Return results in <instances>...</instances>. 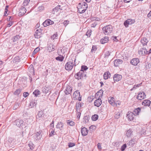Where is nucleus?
<instances>
[{
	"mask_svg": "<svg viewBox=\"0 0 151 151\" xmlns=\"http://www.w3.org/2000/svg\"><path fill=\"white\" fill-rule=\"evenodd\" d=\"M139 62V60L138 58H134L130 60V63L134 66L137 65Z\"/></svg>",
	"mask_w": 151,
	"mask_h": 151,
	"instance_id": "6",
	"label": "nucleus"
},
{
	"mask_svg": "<svg viewBox=\"0 0 151 151\" xmlns=\"http://www.w3.org/2000/svg\"><path fill=\"white\" fill-rule=\"evenodd\" d=\"M44 114L43 112L39 111L38 112V114L36 116L37 118H39L40 117L44 118Z\"/></svg>",
	"mask_w": 151,
	"mask_h": 151,
	"instance_id": "26",
	"label": "nucleus"
},
{
	"mask_svg": "<svg viewBox=\"0 0 151 151\" xmlns=\"http://www.w3.org/2000/svg\"><path fill=\"white\" fill-rule=\"evenodd\" d=\"M29 95V93L27 92H24L23 93V96L24 97H26Z\"/></svg>",
	"mask_w": 151,
	"mask_h": 151,
	"instance_id": "58",
	"label": "nucleus"
},
{
	"mask_svg": "<svg viewBox=\"0 0 151 151\" xmlns=\"http://www.w3.org/2000/svg\"><path fill=\"white\" fill-rule=\"evenodd\" d=\"M84 76L86 77V74H84V72L83 71L80 70L78 73H76V76H75L76 79L79 80L82 79Z\"/></svg>",
	"mask_w": 151,
	"mask_h": 151,
	"instance_id": "4",
	"label": "nucleus"
},
{
	"mask_svg": "<svg viewBox=\"0 0 151 151\" xmlns=\"http://www.w3.org/2000/svg\"><path fill=\"white\" fill-rule=\"evenodd\" d=\"M78 112V115L77 116V118L78 119H79L80 116L81 115V113L80 112V111H79L78 112Z\"/></svg>",
	"mask_w": 151,
	"mask_h": 151,
	"instance_id": "61",
	"label": "nucleus"
},
{
	"mask_svg": "<svg viewBox=\"0 0 151 151\" xmlns=\"http://www.w3.org/2000/svg\"><path fill=\"white\" fill-rule=\"evenodd\" d=\"M53 47V45L52 44L50 45L48 47V50L49 52H50L54 50Z\"/></svg>",
	"mask_w": 151,
	"mask_h": 151,
	"instance_id": "31",
	"label": "nucleus"
},
{
	"mask_svg": "<svg viewBox=\"0 0 151 151\" xmlns=\"http://www.w3.org/2000/svg\"><path fill=\"white\" fill-rule=\"evenodd\" d=\"M81 132L82 136H85L88 134V130L85 127H82L81 128Z\"/></svg>",
	"mask_w": 151,
	"mask_h": 151,
	"instance_id": "12",
	"label": "nucleus"
},
{
	"mask_svg": "<svg viewBox=\"0 0 151 151\" xmlns=\"http://www.w3.org/2000/svg\"><path fill=\"white\" fill-rule=\"evenodd\" d=\"M97 147L99 150H101L102 148L101 146V144L100 143H98Z\"/></svg>",
	"mask_w": 151,
	"mask_h": 151,
	"instance_id": "60",
	"label": "nucleus"
},
{
	"mask_svg": "<svg viewBox=\"0 0 151 151\" xmlns=\"http://www.w3.org/2000/svg\"><path fill=\"white\" fill-rule=\"evenodd\" d=\"M122 78V76L118 74L114 75L113 77V79L114 81H120Z\"/></svg>",
	"mask_w": 151,
	"mask_h": 151,
	"instance_id": "10",
	"label": "nucleus"
},
{
	"mask_svg": "<svg viewBox=\"0 0 151 151\" xmlns=\"http://www.w3.org/2000/svg\"><path fill=\"white\" fill-rule=\"evenodd\" d=\"M30 1V0H24L23 3V6H27L28 4Z\"/></svg>",
	"mask_w": 151,
	"mask_h": 151,
	"instance_id": "44",
	"label": "nucleus"
},
{
	"mask_svg": "<svg viewBox=\"0 0 151 151\" xmlns=\"http://www.w3.org/2000/svg\"><path fill=\"white\" fill-rule=\"evenodd\" d=\"M110 76V73L109 72H105L103 75L104 78L105 80L108 79Z\"/></svg>",
	"mask_w": 151,
	"mask_h": 151,
	"instance_id": "23",
	"label": "nucleus"
},
{
	"mask_svg": "<svg viewBox=\"0 0 151 151\" xmlns=\"http://www.w3.org/2000/svg\"><path fill=\"white\" fill-rule=\"evenodd\" d=\"M99 116L97 114H94L92 116L91 119L93 121H96L98 119Z\"/></svg>",
	"mask_w": 151,
	"mask_h": 151,
	"instance_id": "30",
	"label": "nucleus"
},
{
	"mask_svg": "<svg viewBox=\"0 0 151 151\" xmlns=\"http://www.w3.org/2000/svg\"><path fill=\"white\" fill-rule=\"evenodd\" d=\"M19 37V35H17L13 37L12 40L14 42H16L18 41Z\"/></svg>",
	"mask_w": 151,
	"mask_h": 151,
	"instance_id": "33",
	"label": "nucleus"
},
{
	"mask_svg": "<svg viewBox=\"0 0 151 151\" xmlns=\"http://www.w3.org/2000/svg\"><path fill=\"white\" fill-rule=\"evenodd\" d=\"M28 145L31 150H32L34 148V145L32 142H30L28 144Z\"/></svg>",
	"mask_w": 151,
	"mask_h": 151,
	"instance_id": "43",
	"label": "nucleus"
},
{
	"mask_svg": "<svg viewBox=\"0 0 151 151\" xmlns=\"http://www.w3.org/2000/svg\"><path fill=\"white\" fill-rule=\"evenodd\" d=\"M67 124H69V125L71 126H73L75 125V123L73 121H70L69 120H68Z\"/></svg>",
	"mask_w": 151,
	"mask_h": 151,
	"instance_id": "42",
	"label": "nucleus"
},
{
	"mask_svg": "<svg viewBox=\"0 0 151 151\" xmlns=\"http://www.w3.org/2000/svg\"><path fill=\"white\" fill-rule=\"evenodd\" d=\"M37 104V101L35 100L31 101L29 104L30 106L32 108L34 106H36Z\"/></svg>",
	"mask_w": 151,
	"mask_h": 151,
	"instance_id": "29",
	"label": "nucleus"
},
{
	"mask_svg": "<svg viewBox=\"0 0 151 151\" xmlns=\"http://www.w3.org/2000/svg\"><path fill=\"white\" fill-rule=\"evenodd\" d=\"M21 91V89L19 88L17 89L14 93V94L16 95H18L20 93Z\"/></svg>",
	"mask_w": 151,
	"mask_h": 151,
	"instance_id": "40",
	"label": "nucleus"
},
{
	"mask_svg": "<svg viewBox=\"0 0 151 151\" xmlns=\"http://www.w3.org/2000/svg\"><path fill=\"white\" fill-rule=\"evenodd\" d=\"M19 106V103H15L13 107L14 109H16Z\"/></svg>",
	"mask_w": 151,
	"mask_h": 151,
	"instance_id": "46",
	"label": "nucleus"
},
{
	"mask_svg": "<svg viewBox=\"0 0 151 151\" xmlns=\"http://www.w3.org/2000/svg\"><path fill=\"white\" fill-rule=\"evenodd\" d=\"M72 91V88L70 86H68L65 91V94L68 95L70 94Z\"/></svg>",
	"mask_w": 151,
	"mask_h": 151,
	"instance_id": "15",
	"label": "nucleus"
},
{
	"mask_svg": "<svg viewBox=\"0 0 151 151\" xmlns=\"http://www.w3.org/2000/svg\"><path fill=\"white\" fill-rule=\"evenodd\" d=\"M142 83L137 84V85L134 86V87L131 90V91H132L134 89H136L137 88V87H139L140 86L141 84Z\"/></svg>",
	"mask_w": 151,
	"mask_h": 151,
	"instance_id": "52",
	"label": "nucleus"
},
{
	"mask_svg": "<svg viewBox=\"0 0 151 151\" xmlns=\"http://www.w3.org/2000/svg\"><path fill=\"white\" fill-rule=\"evenodd\" d=\"M61 6L60 5H58L55 8H54V11L55 10V9H56L57 11H58L59 9L62 10V9L61 8Z\"/></svg>",
	"mask_w": 151,
	"mask_h": 151,
	"instance_id": "47",
	"label": "nucleus"
},
{
	"mask_svg": "<svg viewBox=\"0 0 151 151\" xmlns=\"http://www.w3.org/2000/svg\"><path fill=\"white\" fill-rule=\"evenodd\" d=\"M108 41V38L107 37H105L104 38L101 39L100 40L101 43L104 44L107 42Z\"/></svg>",
	"mask_w": 151,
	"mask_h": 151,
	"instance_id": "25",
	"label": "nucleus"
},
{
	"mask_svg": "<svg viewBox=\"0 0 151 151\" xmlns=\"http://www.w3.org/2000/svg\"><path fill=\"white\" fill-rule=\"evenodd\" d=\"M115 106L116 107H118L121 104V102L120 101H117L115 102Z\"/></svg>",
	"mask_w": 151,
	"mask_h": 151,
	"instance_id": "51",
	"label": "nucleus"
},
{
	"mask_svg": "<svg viewBox=\"0 0 151 151\" xmlns=\"http://www.w3.org/2000/svg\"><path fill=\"white\" fill-rule=\"evenodd\" d=\"M53 23V21H52L50 19H47L43 23V24L44 27H46L48 25L52 24Z\"/></svg>",
	"mask_w": 151,
	"mask_h": 151,
	"instance_id": "9",
	"label": "nucleus"
},
{
	"mask_svg": "<svg viewBox=\"0 0 151 151\" xmlns=\"http://www.w3.org/2000/svg\"><path fill=\"white\" fill-rule=\"evenodd\" d=\"M23 121L22 120H16L15 121V123H16V125L18 127H20L22 126L23 123Z\"/></svg>",
	"mask_w": 151,
	"mask_h": 151,
	"instance_id": "16",
	"label": "nucleus"
},
{
	"mask_svg": "<svg viewBox=\"0 0 151 151\" xmlns=\"http://www.w3.org/2000/svg\"><path fill=\"white\" fill-rule=\"evenodd\" d=\"M41 132H37L34 135L35 139L37 140H39L41 138Z\"/></svg>",
	"mask_w": 151,
	"mask_h": 151,
	"instance_id": "20",
	"label": "nucleus"
},
{
	"mask_svg": "<svg viewBox=\"0 0 151 151\" xmlns=\"http://www.w3.org/2000/svg\"><path fill=\"white\" fill-rule=\"evenodd\" d=\"M75 145V144L73 143L69 142L68 143V146L69 147H72Z\"/></svg>",
	"mask_w": 151,
	"mask_h": 151,
	"instance_id": "49",
	"label": "nucleus"
},
{
	"mask_svg": "<svg viewBox=\"0 0 151 151\" xmlns=\"http://www.w3.org/2000/svg\"><path fill=\"white\" fill-rule=\"evenodd\" d=\"M28 69L31 73H32L33 74L34 73L35 70L33 65H31L29 68Z\"/></svg>",
	"mask_w": 151,
	"mask_h": 151,
	"instance_id": "32",
	"label": "nucleus"
},
{
	"mask_svg": "<svg viewBox=\"0 0 151 151\" xmlns=\"http://www.w3.org/2000/svg\"><path fill=\"white\" fill-rule=\"evenodd\" d=\"M142 108H140L139 107H138L134 110L133 112L132 113H133V114L134 115H139V113L141 111V109Z\"/></svg>",
	"mask_w": 151,
	"mask_h": 151,
	"instance_id": "21",
	"label": "nucleus"
},
{
	"mask_svg": "<svg viewBox=\"0 0 151 151\" xmlns=\"http://www.w3.org/2000/svg\"><path fill=\"white\" fill-rule=\"evenodd\" d=\"M97 50V48L96 46H93L91 50V52H95Z\"/></svg>",
	"mask_w": 151,
	"mask_h": 151,
	"instance_id": "50",
	"label": "nucleus"
},
{
	"mask_svg": "<svg viewBox=\"0 0 151 151\" xmlns=\"http://www.w3.org/2000/svg\"><path fill=\"white\" fill-rule=\"evenodd\" d=\"M108 101L109 104L111 105L114 106L115 105V102L114 100V98L112 97H110L108 98Z\"/></svg>",
	"mask_w": 151,
	"mask_h": 151,
	"instance_id": "19",
	"label": "nucleus"
},
{
	"mask_svg": "<svg viewBox=\"0 0 151 151\" xmlns=\"http://www.w3.org/2000/svg\"><path fill=\"white\" fill-rule=\"evenodd\" d=\"M134 116H135V115L133 114V113H132V112L129 113L127 115V116H128V118L130 121L133 120V119L134 118Z\"/></svg>",
	"mask_w": 151,
	"mask_h": 151,
	"instance_id": "24",
	"label": "nucleus"
},
{
	"mask_svg": "<svg viewBox=\"0 0 151 151\" xmlns=\"http://www.w3.org/2000/svg\"><path fill=\"white\" fill-rule=\"evenodd\" d=\"M76 111L78 112L80 111V109L81 106V104L80 103H77L76 104Z\"/></svg>",
	"mask_w": 151,
	"mask_h": 151,
	"instance_id": "27",
	"label": "nucleus"
},
{
	"mask_svg": "<svg viewBox=\"0 0 151 151\" xmlns=\"http://www.w3.org/2000/svg\"><path fill=\"white\" fill-rule=\"evenodd\" d=\"M69 21L68 20H65L63 22V24L66 26L68 24H69Z\"/></svg>",
	"mask_w": 151,
	"mask_h": 151,
	"instance_id": "59",
	"label": "nucleus"
},
{
	"mask_svg": "<svg viewBox=\"0 0 151 151\" xmlns=\"http://www.w3.org/2000/svg\"><path fill=\"white\" fill-rule=\"evenodd\" d=\"M40 48L39 47H37L35 49L33 52V54L35 55L36 54L39 50Z\"/></svg>",
	"mask_w": 151,
	"mask_h": 151,
	"instance_id": "48",
	"label": "nucleus"
},
{
	"mask_svg": "<svg viewBox=\"0 0 151 151\" xmlns=\"http://www.w3.org/2000/svg\"><path fill=\"white\" fill-rule=\"evenodd\" d=\"M73 96H74L75 97L80 96V92H79L78 91H76L74 92L73 94Z\"/></svg>",
	"mask_w": 151,
	"mask_h": 151,
	"instance_id": "39",
	"label": "nucleus"
},
{
	"mask_svg": "<svg viewBox=\"0 0 151 151\" xmlns=\"http://www.w3.org/2000/svg\"><path fill=\"white\" fill-rule=\"evenodd\" d=\"M9 7V6L8 5H6V7L5 9V12H4V14L5 15H6V14H8L7 13V12L8 11V8Z\"/></svg>",
	"mask_w": 151,
	"mask_h": 151,
	"instance_id": "54",
	"label": "nucleus"
},
{
	"mask_svg": "<svg viewBox=\"0 0 151 151\" xmlns=\"http://www.w3.org/2000/svg\"><path fill=\"white\" fill-rule=\"evenodd\" d=\"M135 143V141H134L133 139H132L131 140L129 141L128 142V144L130 146L132 147Z\"/></svg>",
	"mask_w": 151,
	"mask_h": 151,
	"instance_id": "38",
	"label": "nucleus"
},
{
	"mask_svg": "<svg viewBox=\"0 0 151 151\" xmlns=\"http://www.w3.org/2000/svg\"><path fill=\"white\" fill-rule=\"evenodd\" d=\"M14 139L12 137H9L8 140V142L10 144L13 141Z\"/></svg>",
	"mask_w": 151,
	"mask_h": 151,
	"instance_id": "56",
	"label": "nucleus"
},
{
	"mask_svg": "<svg viewBox=\"0 0 151 151\" xmlns=\"http://www.w3.org/2000/svg\"><path fill=\"white\" fill-rule=\"evenodd\" d=\"M13 22H10L9 23H8L7 24L8 27H10L11 26Z\"/></svg>",
	"mask_w": 151,
	"mask_h": 151,
	"instance_id": "62",
	"label": "nucleus"
},
{
	"mask_svg": "<svg viewBox=\"0 0 151 151\" xmlns=\"http://www.w3.org/2000/svg\"><path fill=\"white\" fill-rule=\"evenodd\" d=\"M148 42V40L145 37L141 39V42L143 45H146Z\"/></svg>",
	"mask_w": 151,
	"mask_h": 151,
	"instance_id": "22",
	"label": "nucleus"
},
{
	"mask_svg": "<svg viewBox=\"0 0 151 151\" xmlns=\"http://www.w3.org/2000/svg\"><path fill=\"white\" fill-rule=\"evenodd\" d=\"M64 58V57L63 56H58L57 57H56L55 59L57 60L60 61H62L63 60V59Z\"/></svg>",
	"mask_w": 151,
	"mask_h": 151,
	"instance_id": "35",
	"label": "nucleus"
},
{
	"mask_svg": "<svg viewBox=\"0 0 151 151\" xmlns=\"http://www.w3.org/2000/svg\"><path fill=\"white\" fill-rule=\"evenodd\" d=\"M50 133L49 135V137L52 136L55 134V132L54 130L53 129H50Z\"/></svg>",
	"mask_w": 151,
	"mask_h": 151,
	"instance_id": "37",
	"label": "nucleus"
},
{
	"mask_svg": "<svg viewBox=\"0 0 151 151\" xmlns=\"http://www.w3.org/2000/svg\"><path fill=\"white\" fill-rule=\"evenodd\" d=\"M122 62L123 61L121 59L115 60L114 61V66L116 67L118 66L119 64H122Z\"/></svg>",
	"mask_w": 151,
	"mask_h": 151,
	"instance_id": "14",
	"label": "nucleus"
},
{
	"mask_svg": "<svg viewBox=\"0 0 151 151\" xmlns=\"http://www.w3.org/2000/svg\"><path fill=\"white\" fill-rule=\"evenodd\" d=\"M121 115V113L120 112H118L114 115V117L116 119H119Z\"/></svg>",
	"mask_w": 151,
	"mask_h": 151,
	"instance_id": "41",
	"label": "nucleus"
},
{
	"mask_svg": "<svg viewBox=\"0 0 151 151\" xmlns=\"http://www.w3.org/2000/svg\"><path fill=\"white\" fill-rule=\"evenodd\" d=\"M140 50L142 52V55H144L146 54H147L148 51H147L145 48H142Z\"/></svg>",
	"mask_w": 151,
	"mask_h": 151,
	"instance_id": "36",
	"label": "nucleus"
},
{
	"mask_svg": "<svg viewBox=\"0 0 151 151\" xmlns=\"http://www.w3.org/2000/svg\"><path fill=\"white\" fill-rule=\"evenodd\" d=\"M76 59H75L74 62H73V60L67 62L65 64V68L67 70H71L73 68L74 66H76L75 62Z\"/></svg>",
	"mask_w": 151,
	"mask_h": 151,
	"instance_id": "3",
	"label": "nucleus"
},
{
	"mask_svg": "<svg viewBox=\"0 0 151 151\" xmlns=\"http://www.w3.org/2000/svg\"><path fill=\"white\" fill-rule=\"evenodd\" d=\"M9 19H8V21H10V20H12L13 19V18L11 16H9Z\"/></svg>",
	"mask_w": 151,
	"mask_h": 151,
	"instance_id": "63",
	"label": "nucleus"
},
{
	"mask_svg": "<svg viewBox=\"0 0 151 151\" xmlns=\"http://www.w3.org/2000/svg\"><path fill=\"white\" fill-rule=\"evenodd\" d=\"M102 104V101L100 99H98L96 100L94 103V105L98 107H99Z\"/></svg>",
	"mask_w": 151,
	"mask_h": 151,
	"instance_id": "13",
	"label": "nucleus"
},
{
	"mask_svg": "<svg viewBox=\"0 0 151 151\" xmlns=\"http://www.w3.org/2000/svg\"><path fill=\"white\" fill-rule=\"evenodd\" d=\"M78 13L82 14L85 12L88 8V5L86 3L83 2L79 3L77 6Z\"/></svg>",
	"mask_w": 151,
	"mask_h": 151,
	"instance_id": "1",
	"label": "nucleus"
},
{
	"mask_svg": "<svg viewBox=\"0 0 151 151\" xmlns=\"http://www.w3.org/2000/svg\"><path fill=\"white\" fill-rule=\"evenodd\" d=\"M88 69V68L87 66L85 65H83L81 66V69L80 70H82L84 72Z\"/></svg>",
	"mask_w": 151,
	"mask_h": 151,
	"instance_id": "45",
	"label": "nucleus"
},
{
	"mask_svg": "<svg viewBox=\"0 0 151 151\" xmlns=\"http://www.w3.org/2000/svg\"><path fill=\"white\" fill-rule=\"evenodd\" d=\"M135 22V20L134 19H128L124 23V25L125 26L127 27H128L129 24H131L134 23Z\"/></svg>",
	"mask_w": 151,
	"mask_h": 151,
	"instance_id": "5",
	"label": "nucleus"
},
{
	"mask_svg": "<svg viewBox=\"0 0 151 151\" xmlns=\"http://www.w3.org/2000/svg\"><path fill=\"white\" fill-rule=\"evenodd\" d=\"M57 36L58 34L57 33L54 34L53 35L51 36V39L54 40L57 37Z\"/></svg>",
	"mask_w": 151,
	"mask_h": 151,
	"instance_id": "57",
	"label": "nucleus"
},
{
	"mask_svg": "<svg viewBox=\"0 0 151 151\" xmlns=\"http://www.w3.org/2000/svg\"><path fill=\"white\" fill-rule=\"evenodd\" d=\"M132 0H124V1L125 3H129Z\"/></svg>",
	"mask_w": 151,
	"mask_h": 151,
	"instance_id": "64",
	"label": "nucleus"
},
{
	"mask_svg": "<svg viewBox=\"0 0 151 151\" xmlns=\"http://www.w3.org/2000/svg\"><path fill=\"white\" fill-rule=\"evenodd\" d=\"M91 35V30H88L86 33V35L88 37H90Z\"/></svg>",
	"mask_w": 151,
	"mask_h": 151,
	"instance_id": "53",
	"label": "nucleus"
},
{
	"mask_svg": "<svg viewBox=\"0 0 151 151\" xmlns=\"http://www.w3.org/2000/svg\"><path fill=\"white\" fill-rule=\"evenodd\" d=\"M41 35V29H40L36 30L34 36L35 38L39 39L40 38Z\"/></svg>",
	"mask_w": 151,
	"mask_h": 151,
	"instance_id": "7",
	"label": "nucleus"
},
{
	"mask_svg": "<svg viewBox=\"0 0 151 151\" xmlns=\"http://www.w3.org/2000/svg\"><path fill=\"white\" fill-rule=\"evenodd\" d=\"M145 95L144 92H140L138 94L137 99L139 100H141L145 98Z\"/></svg>",
	"mask_w": 151,
	"mask_h": 151,
	"instance_id": "8",
	"label": "nucleus"
},
{
	"mask_svg": "<svg viewBox=\"0 0 151 151\" xmlns=\"http://www.w3.org/2000/svg\"><path fill=\"white\" fill-rule=\"evenodd\" d=\"M132 132L133 131H132V129H129L126 132L125 134L126 136L128 137H131L133 135Z\"/></svg>",
	"mask_w": 151,
	"mask_h": 151,
	"instance_id": "17",
	"label": "nucleus"
},
{
	"mask_svg": "<svg viewBox=\"0 0 151 151\" xmlns=\"http://www.w3.org/2000/svg\"><path fill=\"white\" fill-rule=\"evenodd\" d=\"M40 93V91L38 90H36L33 93L36 97L38 96Z\"/></svg>",
	"mask_w": 151,
	"mask_h": 151,
	"instance_id": "34",
	"label": "nucleus"
},
{
	"mask_svg": "<svg viewBox=\"0 0 151 151\" xmlns=\"http://www.w3.org/2000/svg\"><path fill=\"white\" fill-rule=\"evenodd\" d=\"M63 123L61 122H58L57 124L56 125V127L57 128L61 130V128L63 127Z\"/></svg>",
	"mask_w": 151,
	"mask_h": 151,
	"instance_id": "28",
	"label": "nucleus"
},
{
	"mask_svg": "<svg viewBox=\"0 0 151 151\" xmlns=\"http://www.w3.org/2000/svg\"><path fill=\"white\" fill-rule=\"evenodd\" d=\"M113 30V27L111 25H106L102 28V32L105 35H108Z\"/></svg>",
	"mask_w": 151,
	"mask_h": 151,
	"instance_id": "2",
	"label": "nucleus"
},
{
	"mask_svg": "<svg viewBox=\"0 0 151 151\" xmlns=\"http://www.w3.org/2000/svg\"><path fill=\"white\" fill-rule=\"evenodd\" d=\"M26 9L23 6L21 7L19 10V16H22L24 15L26 13Z\"/></svg>",
	"mask_w": 151,
	"mask_h": 151,
	"instance_id": "11",
	"label": "nucleus"
},
{
	"mask_svg": "<svg viewBox=\"0 0 151 151\" xmlns=\"http://www.w3.org/2000/svg\"><path fill=\"white\" fill-rule=\"evenodd\" d=\"M143 105L149 106L150 105V101L148 100H145L142 103Z\"/></svg>",
	"mask_w": 151,
	"mask_h": 151,
	"instance_id": "18",
	"label": "nucleus"
},
{
	"mask_svg": "<svg viewBox=\"0 0 151 151\" xmlns=\"http://www.w3.org/2000/svg\"><path fill=\"white\" fill-rule=\"evenodd\" d=\"M127 145L126 144H124L122 147L121 148V150L122 151H124V150L125 148L126 147Z\"/></svg>",
	"mask_w": 151,
	"mask_h": 151,
	"instance_id": "55",
	"label": "nucleus"
}]
</instances>
